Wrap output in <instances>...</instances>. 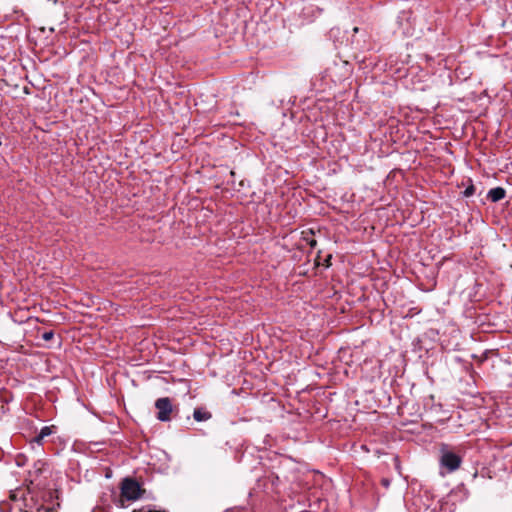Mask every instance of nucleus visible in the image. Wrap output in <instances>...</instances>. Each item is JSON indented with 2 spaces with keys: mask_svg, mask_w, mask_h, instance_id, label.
Segmentation results:
<instances>
[{
  "mask_svg": "<svg viewBox=\"0 0 512 512\" xmlns=\"http://www.w3.org/2000/svg\"><path fill=\"white\" fill-rule=\"evenodd\" d=\"M144 490L141 485L132 478H125L121 483V496L129 501H134L142 496Z\"/></svg>",
  "mask_w": 512,
  "mask_h": 512,
  "instance_id": "f257e3e1",
  "label": "nucleus"
},
{
  "mask_svg": "<svg viewBox=\"0 0 512 512\" xmlns=\"http://www.w3.org/2000/svg\"><path fill=\"white\" fill-rule=\"evenodd\" d=\"M155 408L158 410L157 419L162 422L171 420V413L173 412V405L169 397L158 398L155 401Z\"/></svg>",
  "mask_w": 512,
  "mask_h": 512,
  "instance_id": "f03ea898",
  "label": "nucleus"
},
{
  "mask_svg": "<svg viewBox=\"0 0 512 512\" xmlns=\"http://www.w3.org/2000/svg\"><path fill=\"white\" fill-rule=\"evenodd\" d=\"M461 457L453 452H445L441 457V465L448 469V471H455L460 467Z\"/></svg>",
  "mask_w": 512,
  "mask_h": 512,
  "instance_id": "7ed1b4c3",
  "label": "nucleus"
},
{
  "mask_svg": "<svg viewBox=\"0 0 512 512\" xmlns=\"http://www.w3.org/2000/svg\"><path fill=\"white\" fill-rule=\"evenodd\" d=\"M506 196V190L502 187H495L488 191L487 198L491 202H499Z\"/></svg>",
  "mask_w": 512,
  "mask_h": 512,
  "instance_id": "20e7f679",
  "label": "nucleus"
},
{
  "mask_svg": "<svg viewBox=\"0 0 512 512\" xmlns=\"http://www.w3.org/2000/svg\"><path fill=\"white\" fill-rule=\"evenodd\" d=\"M211 417H212L211 412H209L205 408L199 407V408L194 409L193 418L197 422L207 421V420L211 419Z\"/></svg>",
  "mask_w": 512,
  "mask_h": 512,
  "instance_id": "39448f33",
  "label": "nucleus"
},
{
  "mask_svg": "<svg viewBox=\"0 0 512 512\" xmlns=\"http://www.w3.org/2000/svg\"><path fill=\"white\" fill-rule=\"evenodd\" d=\"M53 428H54V426H44L40 430L39 434L34 438V441L37 442V443H41V441L45 437H47V436H49V435H51L53 433Z\"/></svg>",
  "mask_w": 512,
  "mask_h": 512,
  "instance_id": "423d86ee",
  "label": "nucleus"
},
{
  "mask_svg": "<svg viewBox=\"0 0 512 512\" xmlns=\"http://www.w3.org/2000/svg\"><path fill=\"white\" fill-rule=\"evenodd\" d=\"M15 461H16L17 466L22 467L26 464L27 457L23 454H18L15 458Z\"/></svg>",
  "mask_w": 512,
  "mask_h": 512,
  "instance_id": "0eeeda50",
  "label": "nucleus"
},
{
  "mask_svg": "<svg viewBox=\"0 0 512 512\" xmlns=\"http://www.w3.org/2000/svg\"><path fill=\"white\" fill-rule=\"evenodd\" d=\"M475 193V187L473 184L469 185L464 191L463 195L464 197H470Z\"/></svg>",
  "mask_w": 512,
  "mask_h": 512,
  "instance_id": "6e6552de",
  "label": "nucleus"
},
{
  "mask_svg": "<svg viewBox=\"0 0 512 512\" xmlns=\"http://www.w3.org/2000/svg\"><path fill=\"white\" fill-rule=\"evenodd\" d=\"M54 337V332L52 330L50 331H45L43 334H42V339L45 340V341H50L52 340Z\"/></svg>",
  "mask_w": 512,
  "mask_h": 512,
  "instance_id": "1a4fd4ad",
  "label": "nucleus"
},
{
  "mask_svg": "<svg viewBox=\"0 0 512 512\" xmlns=\"http://www.w3.org/2000/svg\"><path fill=\"white\" fill-rule=\"evenodd\" d=\"M381 484H382L384 487L388 488V487L390 486V480H389V479H387V478H383V479L381 480Z\"/></svg>",
  "mask_w": 512,
  "mask_h": 512,
  "instance_id": "9d476101",
  "label": "nucleus"
},
{
  "mask_svg": "<svg viewBox=\"0 0 512 512\" xmlns=\"http://www.w3.org/2000/svg\"><path fill=\"white\" fill-rule=\"evenodd\" d=\"M307 242H308V244L310 245L311 248H315L316 245H317V241L315 239H311V240L307 239Z\"/></svg>",
  "mask_w": 512,
  "mask_h": 512,
  "instance_id": "9b49d317",
  "label": "nucleus"
},
{
  "mask_svg": "<svg viewBox=\"0 0 512 512\" xmlns=\"http://www.w3.org/2000/svg\"><path fill=\"white\" fill-rule=\"evenodd\" d=\"M0 411H1L3 414H4V413H6V412L8 411V407H7V405H6V404H4V403H3V404H1V406H0Z\"/></svg>",
  "mask_w": 512,
  "mask_h": 512,
  "instance_id": "f8f14e48",
  "label": "nucleus"
},
{
  "mask_svg": "<svg viewBox=\"0 0 512 512\" xmlns=\"http://www.w3.org/2000/svg\"><path fill=\"white\" fill-rule=\"evenodd\" d=\"M394 460H395V462H398V461H399V459H398V457H397V456L394 458Z\"/></svg>",
  "mask_w": 512,
  "mask_h": 512,
  "instance_id": "ddd939ff",
  "label": "nucleus"
}]
</instances>
